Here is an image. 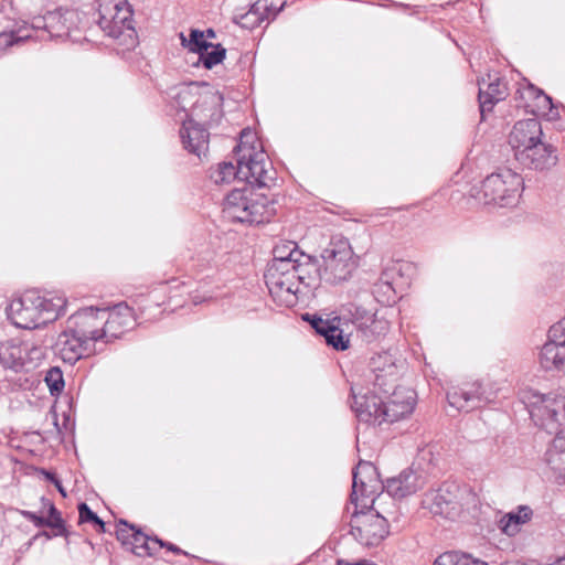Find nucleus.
<instances>
[{"instance_id":"nucleus-1","label":"nucleus","mask_w":565,"mask_h":565,"mask_svg":"<svg viewBox=\"0 0 565 565\" xmlns=\"http://www.w3.org/2000/svg\"><path fill=\"white\" fill-rule=\"evenodd\" d=\"M565 419V396L557 392H532V422L548 434L555 433L545 452L547 477L557 484H565V435L559 430Z\"/></svg>"},{"instance_id":"nucleus-2","label":"nucleus","mask_w":565,"mask_h":565,"mask_svg":"<svg viewBox=\"0 0 565 565\" xmlns=\"http://www.w3.org/2000/svg\"><path fill=\"white\" fill-rule=\"evenodd\" d=\"M237 157V179L268 188L275 180L276 171L268 156L255 136L247 130L241 134L239 143L235 148Z\"/></svg>"},{"instance_id":"nucleus-3","label":"nucleus","mask_w":565,"mask_h":565,"mask_svg":"<svg viewBox=\"0 0 565 565\" xmlns=\"http://www.w3.org/2000/svg\"><path fill=\"white\" fill-rule=\"evenodd\" d=\"M223 213L233 222L262 224L276 213L274 201L253 188L234 189L226 196Z\"/></svg>"},{"instance_id":"nucleus-4","label":"nucleus","mask_w":565,"mask_h":565,"mask_svg":"<svg viewBox=\"0 0 565 565\" xmlns=\"http://www.w3.org/2000/svg\"><path fill=\"white\" fill-rule=\"evenodd\" d=\"M97 23L100 30L126 50L137 44L134 11L127 0H100Z\"/></svg>"},{"instance_id":"nucleus-5","label":"nucleus","mask_w":565,"mask_h":565,"mask_svg":"<svg viewBox=\"0 0 565 565\" xmlns=\"http://www.w3.org/2000/svg\"><path fill=\"white\" fill-rule=\"evenodd\" d=\"M61 310L62 306L55 305L53 300L28 291L10 302L7 313L18 328L35 329L56 320Z\"/></svg>"},{"instance_id":"nucleus-6","label":"nucleus","mask_w":565,"mask_h":565,"mask_svg":"<svg viewBox=\"0 0 565 565\" xmlns=\"http://www.w3.org/2000/svg\"><path fill=\"white\" fill-rule=\"evenodd\" d=\"M470 498L468 489L454 482H446L438 490L425 493L423 505L434 515L456 521L461 516Z\"/></svg>"},{"instance_id":"nucleus-7","label":"nucleus","mask_w":565,"mask_h":565,"mask_svg":"<svg viewBox=\"0 0 565 565\" xmlns=\"http://www.w3.org/2000/svg\"><path fill=\"white\" fill-rule=\"evenodd\" d=\"M523 189V179L511 170H505L488 175L482 181L480 194L486 204L507 207L518 203Z\"/></svg>"},{"instance_id":"nucleus-8","label":"nucleus","mask_w":565,"mask_h":565,"mask_svg":"<svg viewBox=\"0 0 565 565\" xmlns=\"http://www.w3.org/2000/svg\"><path fill=\"white\" fill-rule=\"evenodd\" d=\"M322 279L328 284H339L347 280L356 264L353 250L348 239L333 238L321 253Z\"/></svg>"},{"instance_id":"nucleus-9","label":"nucleus","mask_w":565,"mask_h":565,"mask_svg":"<svg viewBox=\"0 0 565 565\" xmlns=\"http://www.w3.org/2000/svg\"><path fill=\"white\" fill-rule=\"evenodd\" d=\"M382 495L371 500L372 505L365 512H355L350 525L353 537L364 546L379 545L388 534L386 516L375 508L382 501Z\"/></svg>"},{"instance_id":"nucleus-10","label":"nucleus","mask_w":565,"mask_h":565,"mask_svg":"<svg viewBox=\"0 0 565 565\" xmlns=\"http://www.w3.org/2000/svg\"><path fill=\"white\" fill-rule=\"evenodd\" d=\"M100 308H83L75 313H73L66 320V324L71 327V329L85 342H87L90 348L95 350V343L98 341H104V317L100 313Z\"/></svg>"},{"instance_id":"nucleus-11","label":"nucleus","mask_w":565,"mask_h":565,"mask_svg":"<svg viewBox=\"0 0 565 565\" xmlns=\"http://www.w3.org/2000/svg\"><path fill=\"white\" fill-rule=\"evenodd\" d=\"M316 330V332L322 335L326 343L332 347L334 350L344 351L350 347V332H348L349 324L347 320H350L347 315L338 316L332 319H322L321 317L313 316L312 318L306 317Z\"/></svg>"},{"instance_id":"nucleus-12","label":"nucleus","mask_w":565,"mask_h":565,"mask_svg":"<svg viewBox=\"0 0 565 565\" xmlns=\"http://www.w3.org/2000/svg\"><path fill=\"white\" fill-rule=\"evenodd\" d=\"M201 87L191 109V118L201 121L202 125L217 124L223 115V95L207 84H202Z\"/></svg>"},{"instance_id":"nucleus-13","label":"nucleus","mask_w":565,"mask_h":565,"mask_svg":"<svg viewBox=\"0 0 565 565\" xmlns=\"http://www.w3.org/2000/svg\"><path fill=\"white\" fill-rule=\"evenodd\" d=\"M104 317V338L108 343L120 338L126 331L135 326V317L130 307L126 303H118L113 309H102Z\"/></svg>"},{"instance_id":"nucleus-14","label":"nucleus","mask_w":565,"mask_h":565,"mask_svg":"<svg viewBox=\"0 0 565 565\" xmlns=\"http://www.w3.org/2000/svg\"><path fill=\"white\" fill-rule=\"evenodd\" d=\"M55 348L61 359L73 365L79 359L89 355L95 350L78 337L72 329L65 323L63 331L58 334L55 342Z\"/></svg>"},{"instance_id":"nucleus-15","label":"nucleus","mask_w":565,"mask_h":565,"mask_svg":"<svg viewBox=\"0 0 565 565\" xmlns=\"http://www.w3.org/2000/svg\"><path fill=\"white\" fill-rule=\"evenodd\" d=\"M416 393L412 388L397 387L387 402H384L385 423H394L411 415L415 408Z\"/></svg>"},{"instance_id":"nucleus-16","label":"nucleus","mask_w":565,"mask_h":565,"mask_svg":"<svg viewBox=\"0 0 565 565\" xmlns=\"http://www.w3.org/2000/svg\"><path fill=\"white\" fill-rule=\"evenodd\" d=\"M266 285L273 298L280 305L292 307L297 303L298 295L302 292L299 282L294 277H279L275 269L265 274Z\"/></svg>"},{"instance_id":"nucleus-17","label":"nucleus","mask_w":565,"mask_h":565,"mask_svg":"<svg viewBox=\"0 0 565 565\" xmlns=\"http://www.w3.org/2000/svg\"><path fill=\"white\" fill-rule=\"evenodd\" d=\"M351 307L354 310L348 309L349 319L366 342H372L387 332L388 322L386 320L377 319L374 315L360 307L353 305Z\"/></svg>"},{"instance_id":"nucleus-18","label":"nucleus","mask_w":565,"mask_h":565,"mask_svg":"<svg viewBox=\"0 0 565 565\" xmlns=\"http://www.w3.org/2000/svg\"><path fill=\"white\" fill-rule=\"evenodd\" d=\"M376 467L369 461H360L353 470L351 500L358 504L359 495L372 497L379 488Z\"/></svg>"},{"instance_id":"nucleus-19","label":"nucleus","mask_w":565,"mask_h":565,"mask_svg":"<svg viewBox=\"0 0 565 565\" xmlns=\"http://www.w3.org/2000/svg\"><path fill=\"white\" fill-rule=\"evenodd\" d=\"M479 85V108L481 119L486 113L491 111L493 106L507 96V85L497 74H488L487 78L478 81Z\"/></svg>"},{"instance_id":"nucleus-20","label":"nucleus","mask_w":565,"mask_h":565,"mask_svg":"<svg viewBox=\"0 0 565 565\" xmlns=\"http://www.w3.org/2000/svg\"><path fill=\"white\" fill-rule=\"evenodd\" d=\"M202 122H196L195 119H188L183 122L180 129V137L184 148L201 158L205 156L209 150L210 134Z\"/></svg>"},{"instance_id":"nucleus-21","label":"nucleus","mask_w":565,"mask_h":565,"mask_svg":"<svg viewBox=\"0 0 565 565\" xmlns=\"http://www.w3.org/2000/svg\"><path fill=\"white\" fill-rule=\"evenodd\" d=\"M424 484L425 478L422 473L413 469H406L398 476L388 478L383 488L390 497L403 499L417 492Z\"/></svg>"},{"instance_id":"nucleus-22","label":"nucleus","mask_w":565,"mask_h":565,"mask_svg":"<svg viewBox=\"0 0 565 565\" xmlns=\"http://www.w3.org/2000/svg\"><path fill=\"white\" fill-rule=\"evenodd\" d=\"M352 403L351 408L355 413L358 419L364 423H373L381 425L384 422V402L376 395H358L354 387H351Z\"/></svg>"},{"instance_id":"nucleus-23","label":"nucleus","mask_w":565,"mask_h":565,"mask_svg":"<svg viewBox=\"0 0 565 565\" xmlns=\"http://www.w3.org/2000/svg\"><path fill=\"white\" fill-rule=\"evenodd\" d=\"M509 145L516 161L530 164V120H519L509 135Z\"/></svg>"},{"instance_id":"nucleus-24","label":"nucleus","mask_w":565,"mask_h":565,"mask_svg":"<svg viewBox=\"0 0 565 565\" xmlns=\"http://www.w3.org/2000/svg\"><path fill=\"white\" fill-rule=\"evenodd\" d=\"M42 504L44 508L49 509V516L44 518L42 515L36 514L32 511L22 510L21 515H23L26 520L32 522L38 527H51L54 530V535L56 536H67V530L65 526V522L61 516V512L55 508V505L47 499L42 498Z\"/></svg>"},{"instance_id":"nucleus-25","label":"nucleus","mask_w":565,"mask_h":565,"mask_svg":"<svg viewBox=\"0 0 565 565\" xmlns=\"http://www.w3.org/2000/svg\"><path fill=\"white\" fill-rule=\"evenodd\" d=\"M296 281L299 287L303 286L307 289H315L319 286L322 279V269L317 259L309 255H303L297 263Z\"/></svg>"},{"instance_id":"nucleus-26","label":"nucleus","mask_w":565,"mask_h":565,"mask_svg":"<svg viewBox=\"0 0 565 565\" xmlns=\"http://www.w3.org/2000/svg\"><path fill=\"white\" fill-rule=\"evenodd\" d=\"M539 363L546 372H565V345L547 340L541 348Z\"/></svg>"},{"instance_id":"nucleus-27","label":"nucleus","mask_w":565,"mask_h":565,"mask_svg":"<svg viewBox=\"0 0 565 565\" xmlns=\"http://www.w3.org/2000/svg\"><path fill=\"white\" fill-rule=\"evenodd\" d=\"M532 115L554 121L559 118L558 107L541 88L532 84Z\"/></svg>"},{"instance_id":"nucleus-28","label":"nucleus","mask_w":565,"mask_h":565,"mask_svg":"<svg viewBox=\"0 0 565 565\" xmlns=\"http://www.w3.org/2000/svg\"><path fill=\"white\" fill-rule=\"evenodd\" d=\"M557 161L556 149L552 145L544 143L540 139L535 141L532 137V169L550 170L556 166Z\"/></svg>"},{"instance_id":"nucleus-29","label":"nucleus","mask_w":565,"mask_h":565,"mask_svg":"<svg viewBox=\"0 0 565 565\" xmlns=\"http://www.w3.org/2000/svg\"><path fill=\"white\" fill-rule=\"evenodd\" d=\"M25 360L22 343L14 341L0 343V363L4 369L20 372L25 369Z\"/></svg>"},{"instance_id":"nucleus-30","label":"nucleus","mask_w":565,"mask_h":565,"mask_svg":"<svg viewBox=\"0 0 565 565\" xmlns=\"http://www.w3.org/2000/svg\"><path fill=\"white\" fill-rule=\"evenodd\" d=\"M483 392L481 386L478 385L470 391L454 390L448 392L447 399L450 406L458 411L470 412L471 409L479 406L482 399Z\"/></svg>"},{"instance_id":"nucleus-31","label":"nucleus","mask_w":565,"mask_h":565,"mask_svg":"<svg viewBox=\"0 0 565 565\" xmlns=\"http://www.w3.org/2000/svg\"><path fill=\"white\" fill-rule=\"evenodd\" d=\"M530 519V508L527 505H520L518 512H509L501 516L498 526L501 533L507 536H513L521 531V526Z\"/></svg>"},{"instance_id":"nucleus-32","label":"nucleus","mask_w":565,"mask_h":565,"mask_svg":"<svg viewBox=\"0 0 565 565\" xmlns=\"http://www.w3.org/2000/svg\"><path fill=\"white\" fill-rule=\"evenodd\" d=\"M267 8V0H257L246 13L236 17L235 22L242 28L255 29L266 19L265 11Z\"/></svg>"},{"instance_id":"nucleus-33","label":"nucleus","mask_w":565,"mask_h":565,"mask_svg":"<svg viewBox=\"0 0 565 565\" xmlns=\"http://www.w3.org/2000/svg\"><path fill=\"white\" fill-rule=\"evenodd\" d=\"M370 365L373 372L376 373V380L382 376L396 375V365L393 355L390 352L377 353L371 358Z\"/></svg>"},{"instance_id":"nucleus-34","label":"nucleus","mask_w":565,"mask_h":565,"mask_svg":"<svg viewBox=\"0 0 565 565\" xmlns=\"http://www.w3.org/2000/svg\"><path fill=\"white\" fill-rule=\"evenodd\" d=\"M132 535L134 537L127 547L128 550L139 557L156 555V547L153 546L154 537L142 533L140 530L135 531Z\"/></svg>"},{"instance_id":"nucleus-35","label":"nucleus","mask_w":565,"mask_h":565,"mask_svg":"<svg viewBox=\"0 0 565 565\" xmlns=\"http://www.w3.org/2000/svg\"><path fill=\"white\" fill-rule=\"evenodd\" d=\"M62 18V9L49 11L43 17H34L31 22V28L35 30H46L51 34L60 33L63 31V28H58L55 24V20H61Z\"/></svg>"},{"instance_id":"nucleus-36","label":"nucleus","mask_w":565,"mask_h":565,"mask_svg":"<svg viewBox=\"0 0 565 565\" xmlns=\"http://www.w3.org/2000/svg\"><path fill=\"white\" fill-rule=\"evenodd\" d=\"M273 260H285V259H301L305 255L299 248L296 242L281 241L275 245L273 249Z\"/></svg>"},{"instance_id":"nucleus-37","label":"nucleus","mask_w":565,"mask_h":565,"mask_svg":"<svg viewBox=\"0 0 565 565\" xmlns=\"http://www.w3.org/2000/svg\"><path fill=\"white\" fill-rule=\"evenodd\" d=\"M226 50L221 44H212L209 50L199 52L200 62L205 68H212L225 57Z\"/></svg>"},{"instance_id":"nucleus-38","label":"nucleus","mask_w":565,"mask_h":565,"mask_svg":"<svg viewBox=\"0 0 565 565\" xmlns=\"http://www.w3.org/2000/svg\"><path fill=\"white\" fill-rule=\"evenodd\" d=\"M299 262L298 258L295 259H285V260H273L269 265L266 273H270L273 269H275L276 274H279V277H294L296 278V269H297V263Z\"/></svg>"},{"instance_id":"nucleus-39","label":"nucleus","mask_w":565,"mask_h":565,"mask_svg":"<svg viewBox=\"0 0 565 565\" xmlns=\"http://www.w3.org/2000/svg\"><path fill=\"white\" fill-rule=\"evenodd\" d=\"M21 343L23 347L24 358H26L25 367L35 366L39 361L44 359L45 350L43 347L38 345L32 342H29V341L21 342Z\"/></svg>"},{"instance_id":"nucleus-40","label":"nucleus","mask_w":565,"mask_h":565,"mask_svg":"<svg viewBox=\"0 0 565 565\" xmlns=\"http://www.w3.org/2000/svg\"><path fill=\"white\" fill-rule=\"evenodd\" d=\"M30 38H31V35L29 33H23L22 29H19L18 31H11V32H1L0 33V53L14 44H20V43L26 41Z\"/></svg>"},{"instance_id":"nucleus-41","label":"nucleus","mask_w":565,"mask_h":565,"mask_svg":"<svg viewBox=\"0 0 565 565\" xmlns=\"http://www.w3.org/2000/svg\"><path fill=\"white\" fill-rule=\"evenodd\" d=\"M182 44L188 46L192 52L199 53L201 50L206 51L210 49L211 43L204 40V32L200 30H191L190 40L186 43V39L181 35Z\"/></svg>"},{"instance_id":"nucleus-42","label":"nucleus","mask_w":565,"mask_h":565,"mask_svg":"<svg viewBox=\"0 0 565 565\" xmlns=\"http://www.w3.org/2000/svg\"><path fill=\"white\" fill-rule=\"evenodd\" d=\"M237 164L234 166L232 162H222L218 168L212 172L211 178L215 183L228 182L231 179L237 178Z\"/></svg>"},{"instance_id":"nucleus-43","label":"nucleus","mask_w":565,"mask_h":565,"mask_svg":"<svg viewBox=\"0 0 565 565\" xmlns=\"http://www.w3.org/2000/svg\"><path fill=\"white\" fill-rule=\"evenodd\" d=\"M52 395L60 394L64 388L63 373L58 367H51L44 379Z\"/></svg>"},{"instance_id":"nucleus-44","label":"nucleus","mask_w":565,"mask_h":565,"mask_svg":"<svg viewBox=\"0 0 565 565\" xmlns=\"http://www.w3.org/2000/svg\"><path fill=\"white\" fill-rule=\"evenodd\" d=\"M78 513L79 523H93L99 527L100 532H105V522L85 502L78 504Z\"/></svg>"},{"instance_id":"nucleus-45","label":"nucleus","mask_w":565,"mask_h":565,"mask_svg":"<svg viewBox=\"0 0 565 565\" xmlns=\"http://www.w3.org/2000/svg\"><path fill=\"white\" fill-rule=\"evenodd\" d=\"M547 340L555 344L565 347V318L550 327Z\"/></svg>"},{"instance_id":"nucleus-46","label":"nucleus","mask_w":565,"mask_h":565,"mask_svg":"<svg viewBox=\"0 0 565 565\" xmlns=\"http://www.w3.org/2000/svg\"><path fill=\"white\" fill-rule=\"evenodd\" d=\"M119 526L116 531L117 540L121 542V544L126 547L129 546L131 540L134 537L135 531H138L135 525H129L126 521L120 520Z\"/></svg>"},{"instance_id":"nucleus-47","label":"nucleus","mask_w":565,"mask_h":565,"mask_svg":"<svg viewBox=\"0 0 565 565\" xmlns=\"http://www.w3.org/2000/svg\"><path fill=\"white\" fill-rule=\"evenodd\" d=\"M463 555L458 552H446L435 559L434 565H460Z\"/></svg>"},{"instance_id":"nucleus-48","label":"nucleus","mask_w":565,"mask_h":565,"mask_svg":"<svg viewBox=\"0 0 565 565\" xmlns=\"http://www.w3.org/2000/svg\"><path fill=\"white\" fill-rule=\"evenodd\" d=\"M153 546L156 547V554L161 548L166 547L168 551H171L174 554L188 555V553L182 551L179 546H177V545H174L172 543H169V542H164V541L158 539L157 536H154V539H153Z\"/></svg>"},{"instance_id":"nucleus-49","label":"nucleus","mask_w":565,"mask_h":565,"mask_svg":"<svg viewBox=\"0 0 565 565\" xmlns=\"http://www.w3.org/2000/svg\"><path fill=\"white\" fill-rule=\"evenodd\" d=\"M63 18L61 20H55V24L58 28H63V31L60 33H56L57 35H62L64 33H67L70 31V26L67 25V22L70 20L68 15H73L72 11L68 10H62Z\"/></svg>"},{"instance_id":"nucleus-50","label":"nucleus","mask_w":565,"mask_h":565,"mask_svg":"<svg viewBox=\"0 0 565 565\" xmlns=\"http://www.w3.org/2000/svg\"><path fill=\"white\" fill-rule=\"evenodd\" d=\"M284 6L285 2L276 4L275 2L267 0L268 8L265 11V18L268 19L269 14H271L275 18L282 10Z\"/></svg>"},{"instance_id":"nucleus-51","label":"nucleus","mask_w":565,"mask_h":565,"mask_svg":"<svg viewBox=\"0 0 565 565\" xmlns=\"http://www.w3.org/2000/svg\"><path fill=\"white\" fill-rule=\"evenodd\" d=\"M514 99L518 102L516 107H523L524 113H527V104L525 103L524 93L521 88H518L515 92Z\"/></svg>"},{"instance_id":"nucleus-52","label":"nucleus","mask_w":565,"mask_h":565,"mask_svg":"<svg viewBox=\"0 0 565 565\" xmlns=\"http://www.w3.org/2000/svg\"><path fill=\"white\" fill-rule=\"evenodd\" d=\"M460 565H488V564L481 559L473 558L470 555L465 554Z\"/></svg>"},{"instance_id":"nucleus-53","label":"nucleus","mask_w":565,"mask_h":565,"mask_svg":"<svg viewBox=\"0 0 565 565\" xmlns=\"http://www.w3.org/2000/svg\"><path fill=\"white\" fill-rule=\"evenodd\" d=\"M52 482L55 484L58 492L65 498L66 491L64 490L63 486L61 484V481L56 477H52Z\"/></svg>"},{"instance_id":"nucleus-54","label":"nucleus","mask_w":565,"mask_h":565,"mask_svg":"<svg viewBox=\"0 0 565 565\" xmlns=\"http://www.w3.org/2000/svg\"><path fill=\"white\" fill-rule=\"evenodd\" d=\"M550 565H565V556L557 558L554 563Z\"/></svg>"},{"instance_id":"nucleus-55","label":"nucleus","mask_w":565,"mask_h":565,"mask_svg":"<svg viewBox=\"0 0 565 565\" xmlns=\"http://www.w3.org/2000/svg\"><path fill=\"white\" fill-rule=\"evenodd\" d=\"M509 537L510 536L504 537L505 542H502V545L500 546L501 548H504V545H507V546L509 545Z\"/></svg>"},{"instance_id":"nucleus-56","label":"nucleus","mask_w":565,"mask_h":565,"mask_svg":"<svg viewBox=\"0 0 565 565\" xmlns=\"http://www.w3.org/2000/svg\"><path fill=\"white\" fill-rule=\"evenodd\" d=\"M509 537L510 536L504 537L505 542H502V545L500 546L501 548H504V545H507V546L509 545Z\"/></svg>"},{"instance_id":"nucleus-57","label":"nucleus","mask_w":565,"mask_h":565,"mask_svg":"<svg viewBox=\"0 0 565 565\" xmlns=\"http://www.w3.org/2000/svg\"><path fill=\"white\" fill-rule=\"evenodd\" d=\"M206 35H207L209 38H213V36H214V31H213L212 29H209V30L206 31Z\"/></svg>"},{"instance_id":"nucleus-58","label":"nucleus","mask_w":565,"mask_h":565,"mask_svg":"<svg viewBox=\"0 0 565 565\" xmlns=\"http://www.w3.org/2000/svg\"><path fill=\"white\" fill-rule=\"evenodd\" d=\"M47 479H50L52 481V477H55L53 473H47Z\"/></svg>"}]
</instances>
